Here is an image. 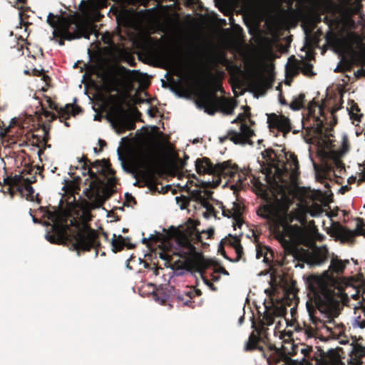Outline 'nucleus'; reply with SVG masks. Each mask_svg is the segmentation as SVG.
<instances>
[{"mask_svg":"<svg viewBox=\"0 0 365 365\" xmlns=\"http://www.w3.org/2000/svg\"><path fill=\"white\" fill-rule=\"evenodd\" d=\"M257 214L269 224L272 233L284 247L286 255L292 256L294 259L299 262H306L312 266L320 265L328 259L329 252L326 247H316L312 252H307L302 248L299 249L287 239L293 237L299 227L297 225H290L292 217L286 213L280 214L273 203L260 205L257 210Z\"/></svg>","mask_w":365,"mask_h":365,"instance_id":"1","label":"nucleus"},{"mask_svg":"<svg viewBox=\"0 0 365 365\" xmlns=\"http://www.w3.org/2000/svg\"><path fill=\"white\" fill-rule=\"evenodd\" d=\"M54 234H47L46 240L53 244L70 245L72 250L76 251L78 255L81 252H89L91 249L98 250L101 247L98 233L88 224L76 226L70 230L68 226L54 225L52 227Z\"/></svg>","mask_w":365,"mask_h":365,"instance_id":"2","label":"nucleus"},{"mask_svg":"<svg viewBox=\"0 0 365 365\" xmlns=\"http://www.w3.org/2000/svg\"><path fill=\"white\" fill-rule=\"evenodd\" d=\"M197 244L202 242V233L200 232L195 225L188 227L187 233L184 235L181 245L185 250L182 251L180 256L184 258V267L189 271L199 272L202 276L206 269L214 266L215 262L211 259H205L204 255L197 252L195 245L192 243ZM214 272L222 273L228 275V272L225 267L219 266L215 267Z\"/></svg>","mask_w":365,"mask_h":365,"instance_id":"3","label":"nucleus"},{"mask_svg":"<svg viewBox=\"0 0 365 365\" xmlns=\"http://www.w3.org/2000/svg\"><path fill=\"white\" fill-rule=\"evenodd\" d=\"M310 292L314 295L315 306L307 303V309L312 323L317 328L325 326V322L316 316L317 309L321 314L329 312L336 302L334 291L327 282L319 277H314L309 285Z\"/></svg>","mask_w":365,"mask_h":365,"instance_id":"4","label":"nucleus"},{"mask_svg":"<svg viewBox=\"0 0 365 365\" xmlns=\"http://www.w3.org/2000/svg\"><path fill=\"white\" fill-rule=\"evenodd\" d=\"M262 158L267 162L269 175L274 173V175L282 181L284 175L291 173L292 177L299 175V161L297 155L292 153H286L284 149L281 150V153L272 148L265 149L262 153Z\"/></svg>","mask_w":365,"mask_h":365,"instance_id":"5","label":"nucleus"},{"mask_svg":"<svg viewBox=\"0 0 365 365\" xmlns=\"http://www.w3.org/2000/svg\"><path fill=\"white\" fill-rule=\"evenodd\" d=\"M237 168L238 165L232 163L231 160L224 161L215 165L207 157L197 158L195 160V169L199 175L209 174L218 177V180L213 182L214 187L219 185L221 182V177L227 178L229 181L235 180Z\"/></svg>","mask_w":365,"mask_h":365,"instance_id":"6","label":"nucleus"},{"mask_svg":"<svg viewBox=\"0 0 365 365\" xmlns=\"http://www.w3.org/2000/svg\"><path fill=\"white\" fill-rule=\"evenodd\" d=\"M196 104L200 109L209 115H214L217 111L226 115H232L236 107L232 100L225 97H218L215 91H204L197 98Z\"/></svg>","mask_w":365,"mask_h":365,"instance_id":"7","label":"nucleus"},{"mask_svg":"<svg viewBox=\"0 0 365 365\" xmlns=\"http://www.w3.org/2000/svg\"><path fill=\"white\" fill-rule=\"evenodd\" d=\"M327 11L331 16H325L322 21L328 25L329 31L341 24L353 22L352 16L357 13V9L354 6L352 0H342L339 4L331 5Z\"/></svg>","mask_w":365,"mask_h":365,"instance_id":"8","label":"nucleus"},{"mask_svg":"<svg viewBox=\"0 0 365 365\" xmlns=\"http://www.w3.org/2000/svg\"><path fill=\"white\" fill-rule=\"evenodd\" d=\"M243 108H245V113H240L237 118L231 122L232 123H240V131L235 130H228L227 135L224 138H220L221 142L229 139L236 145L253 144L251 138L255 135V131L247 125L246 121L247 118L251 117L250 108L249 106Z\"/></svg>","mask_w":365,"mask_h":365,"instance_id":"9","label":"nucleus"},{"mask_svg":"<svg viewBox=\"0 0 365 365\" xmlns=\"http://www.w3.org/2000/svg\"><path fill=\"white\" fill-rule=\"evenodd\" d=\"M312 351V347L309 346L301 350L304 356L312 358V360L314 361L315 365H345L341 361L344 357L340 354V352L344 353L341 348L331 349L327 352L319 348L317 352L311 356Z\"/></svg>","mask_w":365,"mask_h":365,"instance_id":"10","label":"nucleus"},{"mask_svg":"<svg viewBox=\"0 0 365 365\" xmlns=\"http://www.w3.org/2000/svg\"><path fill=\"white\" fill-rule=\"evenodd\" d=\"M104 180L91 181L88 187L83 191L87 198L92 201L95 207H101L116 192L115 189L103 185Z\"/></svg>","mask_w":365,"mask_h":365,"instance_id":"11","label":"nucleus"},{"mask_svg":"<svg viewBox=\"0 0 365 365\" xmlns=\"http://www.w3.org/2000/svg\"><path fill=\"white\" fill-rule=\"evenodd\" d=\"M110 120L118 134H123L126 130L135 128V121L129 113L121 106L112 110L110 113Z\"/></svg>","mask_w":365,"mask_h":365,"instance_id":"12","label":"nucleus"},{"mask_svg":"<svg viewBox=\"0 0 365 365\" xmlns=\"http://www.w3.org/2000/svg\"><path fill=\"white\" fill-rule=\"evenodd\" d=\"M78 163L81 164V168L87 171L92 181L106 180V168L108 165H110L108 160L102 159L91 162L86 156L83 155L78 159Z\"/></svg>","mask_w":365,"mask_h":365,"instance_id":"13","label":"nucleus"},{"mask_svg":"<svg viewBox=\"0 0 365 365\" xmlns=\"http://www.w3.org/2000/svg\"><path fill=\"white\" fill-rule=\"evenodd\" d=\"M147 169L140 172V181L150 189L156 187L157 178L155 173L158 166V160L156 156L147 155L145 157Z\"/></svg>","mask_w":365,"mask_h":365,"instance_id":"14","label":"nucleus"},{"mask_svg":"<svg viewBox=\"0 0 365 365\" xmlns=\"http://www.w3.org/2000/svg\"><path fill=\"white\" fill-rule=\"evenodd\" d=\"M63 21L66 23V31L71 35L78 36V38L81 37L88 38L89 32L86 26L75 15L61 17L59 19V26L61 27Z\"/></svg>","mask_w":365,"mask_h":365,"instance_id":"15","label":"nucleus"},{"mask_svg":"<svg viewBox=\"0 0 365 365\" xmlns=\"http://www.w3.org/2000/svg\"><path fill=\"white\" fill-rule=\"evenodd\" d=\"M355 230H351L346 227L339 226L336 230L338 237L342 242H353L357 235L365 236V221L363 218L357 217Z\"/></svg>","mask_w":365,"mask_h":365,"instance_id":"16","label":"nucleus"},{"mask_svg":"<svg viewBox=\"0 0 365 365\" xmlns=\"http://www.w3.org/2000/svg\"><path fill=\"white\" fill-rule=\"evenodd\" d=\"M45 98L48 107L58 112L61 122L63 121V119H69L71 115L75 116L83 111L80 106L71 103L66 104L64 108H58V105L50 97L45 96Z\"/></svg>","mask_w":365,"mask_h":365,"instance_id":"17","label":"nucleus"},{"mask_svg":"<svg viewBox=\"0 0 365 365\" xmlns=\"http://www.w3.org/2000/svg\"><path fill=\"white\" fill-rule=\"evenodd\" d=\"M267 123L269 128H276L284 133H288L292 128L289 119L284 115L276 113L267 115Z\"/></svg>","mask_w":365,"mask_h":365,"instance_id":"18","label":"nucleus"},{"mask_svg":"<svg viewBox=\"0 0 365 365\" xmlns=\"http://www.w3.org/2000/svg\"><path fill=\"white\" fill-rule=\"evenodd\" d=\"M174 291V296L179 302H182L184 305L190 307H193L194 302L192 300L194 297L200 296L202 294L201 290L195 289L193 287H188L187 290L183 292L176 291L175 289L170 287Z\"/></svg>","mask_w":365,"mask_h":365,"instance_id":"19","label":"nucleus"},{"mask_svg":"<svg viewBox=\"0 0 365 365\" xmlns=\"http://www.w3.org/2000/svg\"><path fill=\"white\" fill-rule=\"evenodd\" d=\"M308 113L309 117H312L314 119V125L316 126V129L319 133L322 132L323 128V120L320 119L319 116L316 115V108H318L319 113L324 116V108L323 105H319L314 100L310 101L308 104Z\"/></svg>","mask_w":365,"mask_h":365,"instance_id":"20","label":"nucleus"},{"mask_svg":"<svg viewBox=\"0 0 365 365\" xmlns=\"http://www.w3.org/2000/svg\"><path fill=\"white\" fill-rule=\"evenodd\" d=\"M356 336L354 341L351 344L352 349L349 354V359L348 360L349 365H362L361 358L365 356V346L361 344L356 342Z\"/></svg>","mask_w":365,"mask_h":365,"instance_id":"21","label":"nucleus"},{"mask_svg":"<svg viewBox=\"0 0 365 365\" xmlns=\"http://www.w3.org/2000/svg\"><path fill=\"white\" fill-rule=\"evenodd\" d=\"M66 23L63 21L61 27H58L57 29H54L53 31V36L55 38H59L57 41L61 46H64L65 40L71 41L78 38V36L71 35L70 33L66 32Z\"/></svg>","mask_w":365,"mask_h":365,"instance_id":"22","label":"nucleus"},{"mask_svg":"<svg viewBox=\"0 0 365 365\" xmlns=\"http://www.w3.org/2000/svg\"><path fill=\"white\" fill-rule=\"evenodd\" d=\"M264 344L266 345L269 351H272V353L267 358V363L269 365L278 363L280 361V358L283 354L282 351L279 348H277L274 344H272L270 340L267 341V342L264 343Z\"/></svg>","mask_w":365,"mask_h":365,"instance_id":"23","label":"nucleus"},{"mask_svg":"<svg viewBox=\"0 0 365 365\" xmlns=\"http://www.w3.org/2000/svg\"><path fill=\"white\" fill-rule=\"evenodd\" d=\"M282 314V310L278 308L266 311L262 317V319L260 321V326H264L266 327V326L272 325L274 322V317H279Z\"/></svg>","mask_w":365,"mask_h":365,"instance_id":"24","label":"nucleus"},{"mask_svg":"<svg viewBox=\"0 0 365 365\" xmlns=\"http://www.w3.org/2000/svg\"><path fill=\"white\" fill-rule=\"evenodd\" d=\"M129 240L130 237H123L120 235H117L115 234H113L110 242L113 252L116 253L123 250L124 247L125 246V242Z\"/></svg>","mask_w":365,"mask_h":365,"instance_id":"25","label":"nucleus"},{"mask_svg":"<svg viewBox=\"0 0 365 365\" xmlns=\"http://www.w3.org/2000/svg\"><path fill=\"white\" fill-rule=\"evenodd\" d=\"M259 342H260L259 339L255 336V331H252L248 341L245 346V351H252L257 349L259 351L264 352V347L258 345Z\"/></svg>","mask_w":365,"mask_h":365,"instance_id":"26","label":"nucleus"},{"mask_svg":"<svg viewBox=\"0 0 365 365\" xmlns=\"http://www.w3.org/2000/svg\"><path fill=\"white\" fill-rule=\"evenodd\" d=\"M22 181L26 183L31 184L36 181V178L33 176L31 179L24 178V176L20 175H15L12 178H6L4 179V183L9 185H17L20 184Z\"/></svg>","mask_w":365,"mask_h":365,"instance_id":"27","label":"nucleus"},{"mask_svg":"<svg viewBox=\"0 0 365 365\" xmlns=\"http://www.w3.org/2000/svg\"><path fill=\"white\" fill-rule=\"evenodd\" d=\"M305 95L304 93L299 94L294 98L289 104V108L293 110H299L304 106Z\"/></svg>","mask_w":365,"mask_h":365,"instance_id":"28","label":"nucleus"},{"mask_svg":"<svg viewBox=\"0 0 365 365\" xmlns=\"http://www.w3.org/2000/svg\"><path fill=\"white\" fill-rule=\"evenodd\" d=\"M253 331H255V336L259 339L260 342L264 344L270 340L268 337V329L267 327L259 326L255 328Z\"/></svg>","mask_w":365,"mask_h":365,"instance_id":"29","label":"nucleus"},{"mask_svg":"<svg viewBox=\"0 0 365 365\" xmlns=\"http://www.w3.org/2000/svg\"><path fill=\"white\" fill-rule=\"evenodd\" d=\"M346 267L344 262L337 258H332L329 266V269L334 273H342Z\"/></svg>","mask_w":365,"mask_h":365,"instance_id":"30","label":"nucleus"},{"mask_svg":"<svg viewBox=\"0 0 365 365\" xmlns=\"http://www.w3.org/2000/svg\"><path fill=\"white\" fill-rule=\"evenodd\" d=\"M247 171L246 170H240L239 168H237V171H236V176H235V180L232 181L236 182L235 185H232V188L235 189L237 186H242V183L245 180H247Z\"/></svg>","mask_w":365,"mask_h":365,"instance_id":"31","label":"nucleus"},{"mask_svg":"<svg viewBox=\"0 0 365 365\" xmlns=\"http://www.w3.org/2000/svg\"><path fill=\"white\" fill-rule=\"evenodd\" d=\"M27 185L25 187V190L27 192L26 197V199L27 200L34 202L36 201L38 203L41 202V200L38 197V194H36L34 196V189L31 185V184L26 183Z\"/></svg>","mask_w":365,"mask_h":365,"instance_id":"32","label":"nucleus"},{"mask_svg":"<svg viewBox=\"0 0 365 365\" xmlns=\"http://www.w3.org/2000/svg\"><path fill=\"white\" fill-rule=\"evenodd\" d=\"M62 16H56L49 13L47 17V23L54 29H57L59 26V19Z\"/></svg>","mask_w":365,"mask_h":365,"instance_id":"33","label":"nucleus"},{"mask_svg":"<svg viewBox=\"0 0 365 365\" xmlns=\"http://www.w3.org/2000/svg\"><path fill=\"white\" fill-rule=\"evenodd\" d=\"M40 127L41 128L43 132V136L41 140V142L43 143V144H47L48 141L50 140V129L51 125L50 124H45L44 123H40Z\"/></svg>","mask_w":365,"mask_h":365,"instance_id":"34","label":"nucleus"},{"mask_svg":"<svg viewBox=\"0 0 365 365\" xmlns=\"http://www.w3.org/2000/svg\"><path fill=\"white\" fill-rule=\"evenodd\" d=\"M301 71L304 76H313L315 73L313 71V65L310 63L306 62L301 68Z\"/></svg>","mask_w":365,"mask_h":365,"instance_id":"35","label":"nucleus"},{"mask_svg":"<svg viewBox=\"0 0 365 365\" xmlns=\"http://www.w3.org/2000/svg\"><path fill=\"white\" fill-rule=\"evenodd\" d=\"M242 207L239 203H237L236 202H233L232 211L235 215L234 220L237 221V222H240V217L242 215Z\"/></svg>","mask_w":365,"mask_h":365,"instance_id":"36","label":"nucleus"},{"mask_svg":"<svg viewBox=\"0 0 365 365\" xmlns=\"http://www.w3.org/2000/svg\"><path fill=\"white\" fill-rule=\"evenodd\" d=\"M354 111L359 112L360 108H359L358 105L356 103H354L351 106V110H350V115L351 118L357 120L361 121V118L363 117V114L358 115L357 113H354Z\"/></svg>","mask_w":365,"mask_h":365,"instance_id":"37","label":"nucleus"},{"mask_svg":"<svg viewBox=\"0 0 365 365\" xmlns=\"http://www.w3.org/2000/svg\"><path fill=\"white\" fill-rule=\"evenodd\" d=\"M234 249L235 251L236 257L233 262H239L240 260H243L245 262V258L243 257L244 252L242 246H238L237 247Z\"/></svg>","mask_w":365,"mask_h":365,"instance_id":"38","label":"nucleus"},{"mask_svg":"<svg viewBox=\"0 0 365 365\" xmlns=\"http://www.w3.org/2000/svg\"><path fill=\"white\" fill-rule=\"evenodd\" d=\"M41 110H42V113H43V115L46 117V118H50L49 119V123H51L52 121L55 120L56 119H57V115L53 113V112H51V111H48L43 106V105H41Z\"/></svg>","mask_w":365,"mask_h":365,"instance_id":"39","label":"nucleus"},{"mask_svg":"<svg viewBox=\"0 0 365 365\" xmlns=\"http://www.w3.org/2000/svg\"><path fill=\"white\" fill-rule=\"evenodd\" d=\"M220 207L222 210V215L225 217H227L228 218L232 217L234 219L235 215L232 211V209H227L225 207V206L223 205L222 202L220 203Z\"/></svg>","mask_w":365,"mask_h":365,"instance_id":"40","label":"nucleus"},{"mask_svg":"<svg viewBox=\"0 0 365 365\" xmlns=\"http://www.w3.org/2000/svg\"><path fill=\"white\" fill-rule=\"evenodd\" d=\"M230 240H229V244L233 247L236 248L238 246H241L240 238L237 236H232V235H229Z\"/></svg>","mask_w":365,"mask_h":365,"instance_id":"41","label":"nucleus"},{"mask_svg":"<svg viewBox=\"0 0 365 365\" xmlns=\"http://www.w3.org/2000/svg\"><path fill=\"white\" fill-rule=\"evenodd\" d=\"M191 197L196 201L199 202L204 197L202 191L200 190H193L190 192Z\"/></svg>","mask_w":365,"mask_h":365,"instance_id":"42","label":"nucleus"},{"mask_svg":"<svg viewBox=\"0 0 365 365\" xmlns=\"http://www.w3.org/2000/svg\"><path fill=\"white\" fill-rule=\"evenodd\" d=\"M29 140L31 141V145L33 146L40 148V143H41L40 136L33 133L31 134V138Z\"/></svg>","mask_w":365,"mask_h":365,"instance_id":"43","label":"nucleus"},{"mask_svg":"<svg viewBox=\"0 0 365 365\" xmlns=\"http://www.w3.org/2000/svg\"><path fill=\"white\" fill-rule=\"evenodd\" d=\"M106 179H107L106 182H104L103 185L108 187H111L113 189H115V185H116V181H117L116 178L115 176H111Z\"/></svg>","mask_w":365,"mask_h":365,"instance_id":"44","label":"nucleus"},{"mask_svg":"<svg viewBox=\"0 0 365 365\" xmlns=\"http://www.w3.org/2000/svg\"><path fill=\"white\" fill-rule=\"evenodd\" d=\"M41 210L45 212L48 219L51 220V221L56 220V214L51 211H49L48 209H46L44 207H40L39 208Z\"/></svg>","mask_w":365,"mask_h":365,"instance_id":"45","label":"nucleus"},{"mask_svg":"<svg viewBox=\"0 0 365 365\" xmlns=\"http://www.w3.org/2000/svg\"><path fill=\"white\" fill-rule=\"evenodd\" d=\"M351 71V65L349 62L345 63L341 68L339 66L335 69V72L338 71Z\"/></svg>","mask_w":365,"mask_h":365,"instance_id":"46","label":"nucleus"},{"mask_svg":"<svg viewBox=\"0 0 365 365\" xmlns=\"http://www.w3.org/2000/svg\"><path fill=\"white\" fill-rule=\"evenodd\" d=\"M334 163L337 169H339L340 170H344V165L343 162L338 158H335L334 159Z\"/></svg>","mask_w":365,"mask_h":365,"instance_id":"47","label":"nucleus"},{"mask_svg":"<svg viewBox=\"0 0 365 365\" xmlns=\"http://www.w3.org/2000/svg\"><path fill=\"white\" fill-rule=\"evenodd\" d=\"M189 159V156L187 154L184 155L183 160H180L179 163V169L183 170L187 164V160Z\"/></svg>","mask_w":365,"mask_h":365,"instance_id":"48","label":"nucleus"},{"mask_svg":"<svg viewBox=\"0 0 365 365\" xmlns=\"http://www.w3.org/2000/svg\"><path fill=\"white\" fill-rule=\"evenodd\" d=\"M202 233H205L207 235V239H211L213 237V235L215 234V230L213 227H210L206 231H202Z\"/></svg>","mask_w":365,"mask_h":365,"instance_id":"49","label":"nucleus"},{"mask_svg":"<svg viewBox=\"0 0 365 365\" xmlns=\"http://www.w3.org/2000/svg\"><path fill=\"white\" fill-rule=\"evenodd\" d=\"M356 78L365 77V68H361L355 72Z\"/></svg>","mask_w":365,"mask_h":365,"instance_id":"50","label":"nucleus"},{"mask_svg":"<svg viewBox=\"0 0 365 365\" xmlns=\"http://www.w3.org/2000/svg\"><path fill=\"white\" fill-rule=\"evenodd\" d=\"M198 202L205 208H207L209 205H210L205 195Z\"/></svg>","mask_w":365,"mask_h":365,"instance_id":"51","label":"nucleus"},{"mask_svg":"<svg viewBox=\"0 0 365 365\" xmlns=\"http://www.w3.org/2000/svg\"><path fill=\"white\" fill-rule=\"evenodd\" d=\"M115 174V171L110 168V165H108V167L106 168V178H108V175H110L111 176H113V175Z\"/></svg>","mask_w":365,"mask_h":365,"instance_id":"52","label":"nucleus"},{"mask_svg":"<svg viewBox=\"0 0 365 365\" xmlns=\"http://www.w3.org/2000/svg\"><path fill=\"white\" fill-rule=\"evenodd\" d=\"M207 211L211 214L212 215L215 216L216 217V210L215 209V207L210 204V205H209L207 208H206Z\"/></svg>","mask_w":365,"mask_h":365,"instance_id":"53","label":"nucleus"},{"mask_svg":"<svg viewBox=\"0 0 365 365\" xmlns=\"http://www.w3.org/2000/svg\"><path fill=\"white\" fill-rule=\"evenodd\" d=\"M157 112H158L157 108H151L148 109V113L150 117H155Z\"/></svg>","mask_w":365,"mask_h":365,"instance_id":"54","label":"nucleus"},{"mask_svg":"<svg viewBox=\"0 0 365 365\" xmlns=\"http://www.w3.org/2000/svg\"><path fill=\"white\" fill-rule=\"evenodd\" d=\"M123 20L125 23L128 22V19H127V17L126 16L123 14H119L118 16H117V21H118V23L120 24L121 22V21Z\"/></svg>","mask_w":365,"mask_h":365,"instance_id":"55","label":"nucleus"},{"mask_svg":"<svg viewBox=\"0 0 365 365\" xmlns=\"http://www.w3.org/2000/svg\"><path fill=\"white\" fill-rule=\"evenodd\" d=\"M125 200L127 202H133L134 203H136L135 197L128 193L125 194Z\"/></svg>","mask_w":365,"mask_h":365,"instance_id":"56","label":"nucleus"},{"mask_svg":"<svg viewBox=\"0 0 365 365\" xmlns=\"http://www.w3.org/2000/svg\"><path fill=\"white\" fill-rule=\"evenodd\" d=\"M51 145L49 144H43V146L38 150V155L41 156L43 153L46 148H50Z\"/></svg>","mask_w":365,"mask_h":365,"instance_id":"57","label":"nucleus"},{"mask_svg":"<svg viewBox=\"0 0 365 365\" xmlns=\"http://www.w3.org/2000/svg\"><path fill=\"white\" fill-rule=\"evenodd\" d=\"M262 256H264V258H267L265 256V252L262 249H257V258L259 259Z\"/></svg>","mask_w":365,"mask_h":365,"instance_id":"58","label":"nucleus"},{"mask_svg":"<svg viewBox=\"0 0 365 365\" xmlns=\"http://www.w3.org/2000/svg\"><path fill=\"white\" fill-rule=\"evenodd\" d=\"M299 68L297 65H293L289 68V71H291L294 75L298 73Z\"/></svg>","mask_w":365,"mask_h":365,"instance_id":"59","label":"nucleus"},{"mask_svg":"<svg viewBox=\"0 0 365 365\" xmlns=\"http://www.w3.org/2000/svg\"><path fill=\"white\" fill-rule=\"evenodd\" d=\"M98 144L100 145V150H101L105 146H106V142L102 139L98 140Z\"/></svg>","mask_w":365,"mask_h":365,"instance_id":"60","label":"nucleus"},{"mask_svg":"<svg viewBox=\"0 0 365 365\" xmlns=\"http://www.w3.org/2000/svg\"><path fill=\"white\" fill-rule=\"evenodd\" d=\"M322 21V15L320 14H318L315 16V23L318 24Z\"/></svg>","mask_w":365,"mask_h":365,"instance_id":"61","label":"nucleus"},{"mask_svg":"<svg viewBox=\"0 0 365 365\" xmlns=\"http://www.w3.org/2000/svg\"><path fill=\"white\" fill-rule=\"evenodd\" d=\"M105 88H106V91H108V92H111V91H114V89L112 88V86L110 84L109 85L106 84Z\"/></svg>","mask_w":365,"mask_h":365,"instance_id":"62","label":"nucleus"},{"mask_svg":"<svg viewBox=\"0 0 365 365\" xmlns=\"http://www.w3.org/2000/svg\"><path fill=\"white\" fill-rule=\"evenodd\" d=\"M31 212H32V210H31V209H30L29 212H30V215H31V217H32V218H33V221H34L35 223H38V222H39V220H38V218H36L34 215H32V213H31Z\"/></svg>","mask_w":365,"mask_h":365,"instance_id":"63","label":"nucleus"},{"mask_svg":"<svg viewBox=\"0 0 365 365\" xmlns=\"http://www.w3.org/2000/svg\"><path fill=\"white\" fill-rule=\"evenodd\" d=\"M359 323V327L361 329H364L365 328V320H361L360 322H358Z\"/></svg>","mask_w":365,"mask_h":365,"instance_id":"64","label":"nucleus"}]
</instances>
